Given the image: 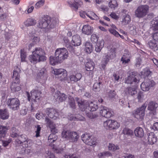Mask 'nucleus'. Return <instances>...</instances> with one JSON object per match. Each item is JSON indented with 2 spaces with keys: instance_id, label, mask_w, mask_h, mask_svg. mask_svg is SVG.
Returning <instances> with one entry per match:
<instances>
[{
  "instance_id": "1",
  "label": "nucleus",
  "mask_w": 158,
  "mask_h": 158,
  "mask_svg": "<svg viewBox=\"0 0 158 158\" xmlns=\"http://www.w3.org/2000/svg\"><path fill=\"white\" fill-rule=\"evenodd\" d=\"M59 22L58 18H51L48 15H44L40 19L37 24L38 27L40 28H52L55 27Z\"/></svg>"
},
{
  "instance_id": "2",
  "label": "nucleus",
  "mask_w": 158,
  "mask_h": 158,
  "mask_svg": "<svg viewBox=\"0 0 158 158\" xmlns=\"http://www.w3.org/2000/svg\"><path fill=\"white\" fill-rule=\"evenodd\" d=\"M32 53L29 57V60L32 63H34L37 61H43L46 60L44 51L40 48H36Z\"/></svg>"
},
{
  "instance_id": "3",
  "label": "nucleus",
  "mask_w": 158,
  "mask_h": 158,
  "mask_svg": "<svg viewBox=\"0 0 158 158\" xmlns=\"http://www.w3.org/2000/svg\"><path fill=\"white\" fill-rule=\"evenodd\" d=\"M149 8V6L146 5H141L139 6L135 11V16L139 18H143L147 14Z\"/></svg>"
},
{
  "instance_id": "4",
  "label": "nucleus",
  "mask_w": 158,
  "mask_h": 158,
  "mask_svg": "<svg viewBox=\"0 0 158 158\" xmlns=\"http://www.w3.org/2000/svg\"><path fill=\"white\" fill-rule=\"evenodd\" d=\"M69 53L66 48H58L56 50L55 56L57 57L62 62L65 59H67Z\"/></svg>"
},
{
  "instance_id": "5",
  "label": "nucleus",
  "mask_w": 158,
  "mask_h": 158,
  "mask_svg": "<svg viewBox=\"0 0 158 158\" xmlns=\"http://www.w3.org/2000/svg\"><path fill=\"white\" fill-rule=\"evenodd\" d=\"M27 94L28 100L30 101V100L32 102H39L41 98L40 94L41 92L40 91L36 89H33L31 92V95L30 93L28 92H26Z\"/></svg>"
},
{
  "instance_id": "6",
  "label": "nucleus",
  "mask_w": 158,
  "mask_h": 158,
  "mask_svg": "<svg viewBox=\"0 0 158 158\" xmlns=\"http://www.w3.org/2000/svg\"><path fill=\"white\" fill-rule=\"evenodd\" d=\"M129 75L126 78L125 82L127 84H131L133 82H139L140 76L137 73L135 72H132L128 74Z\"/></svg>"
},
{
  "instance_id": "7",
  "label": "nucleus",
  "mask_w": 158,
  "mask_h": 158,
  "mask_svg": "<svg viewBox=\"0 0 158 158\" xmlns=\"http://www.w3.org/2000/svg\"><path fill=\"white\" fill-rule=\"evenodd\" d=\"M147 107L145 104L136 110H134L132 112L134 116L138 119L142 120L145 115V111Z\"/></svg>"
},
{
  "instance_id": "8",
  "label": "nucleus",
  "mask_w": 158,
  "mask_h": 158,
  "mask_svg": "<svg viewBox=\"0 0 158 158\" xmlns=\"http://www.w3.org/2000/svg\"><path fill=\"white\" fill-rule=\"evenodd\" d=\"M7 104L11 109L16 110L19 108L20 102L17 98H10L7 100Z\"/></svg>"
},
{
  "instance_id": "9",
  "label": "nucleus",
  "mask_w": 158,
  "mask_h": 158,
  "mask_svg": "<svg viewBox=\"0 0 158 158\" xmlns=\"http://www.w3.org/2000/svg\"><path fill=\"white\" fill-rule=\"evenodd\" d=\"M81 138L82 140L86 144L90 146L96 145V143L95 139L89 134H83L82 135Z\"/></svg>"
},
{
  "instance_id": "10",
  "label": "nucleus",
  "mask_w": 158,
  "mask_h": 158,
  "mask_svg": "<svg viewBox=\"0 0 158 158\" xmlns=\"http://www.w3.org/2000/svg\"><path fill=\"white\" fill-rule=\"evenodd\" d=\"M156 83L152 80H147L143 82L140 85L141 89L144 91H148L155 85Z\"/></svg>"
},
{
  "instance_id": "11",
  "label": "nucleus",
  "mask_w": 158,
  "mask_h": 158,
  "mask_svg": "<svg viewBox=\"0 0 158 158\" xmlns=\"http://www.w3.org/2000/svg\"><path fill=\"white\" fill-rule=\"evenodd\" d=\"M158 107V104L155 102L150 101L148 106V110H150L149 116L152 117L156 114V110Z\"/></svg>"
},
{
  "instance_id": "12",
  "label": "nucleus",
  "mask_w": 158,
  "mask_h": 158,
  "mask_svg": "<svg viewBox=\"0 0 158 158\" xmlns=\"http://www.w3.org/2000/svg\"><path fill=\"white\" fill-rule=\"evenodd\" d=\"M75 100L81 111H85L86 112L87 111L88 102L87 101L82 100L81 99L77 97L75 98Z\"/></svg>"
},
{
  "instance_id": "13",
  "label": "nucleus",
  "mask_w": 158,
  "mask_h": 158,
  "mask_svg": "<svg viewBox=\"0 0 158 158\" xmlns=\"http://www.w3.org/2000/svg\"><path fill=\"white\" fill-rule=\"evenodd\" d=\"M153 40L149 43L150 48L152 49H158V32L153 34L152 35Z\"/></svg>"
},
{
  "instance_id": "14",
  "label": "nucleus",
  "mask_w": 158,
  "mask_h": 158,
  "mask_svg": "<svg viewBox=\"0 0 158 158\" xmlns=\"http://www.w3.org/2000/svg\"><path fill=\"white\" fill-rule=\"evenodd\" d=\"M115 56V53L114 51H111L109 52H108L107 54H105L103 56L102 60L103 66H104L105 67L110 60L113 59Z\"/></svg>"
},
{
  "instance_id": "15",
  "label": "nucleus",
  "mask_w": 158,
  "mask_h": 158,
  "mask_svg": "<svg viewBox=\"0 0 158 158\" xmlns=\"http://www.w3.org/2000/svg\"><path fill=\"white\" fill-rule=\"evenodd\" d=\"M46 113L48 117L54 120L56 119L59 116V114L57 110L53 108H47Z\"/></svg>"
},
{
  "instance_id": "16",
  "label": "nucleus",
  "mask_w": 158,
  "mask_h": 158,
  "mask_svg": "<svg viewBox=\"0 0 158 158\" xmlns=\"http://www.w3.org/2000/svg\"><path fill=\"white\" fill-rule=\"evenodd\" d=\"M54 97L56 101L59 102L64 101L67 98V95L64 93H61L58 90L54 94Z\"/></svg>"
},
{
  "instance_id": "17",
  "label": "nucleus",
  "mask_w": 158,
  "mask_h": 158,
  "mask_svg": "<svg viewBox=\"0 0 158 158\" xmlns=\"http://www.w3.org/2000/svg\"><path fill=\"white\" fill-rule=\"evenodd\" d=\"M21 72V70L17 66L15 67L13 70L12 79L13 81H17V82H19V79L20 78V73Z\"/></svg>"
},
{
  "instance_id": "18",
  "label": "nucleus",
  "mask_w": 158,
  "mask_h": 158,
  "mask_svg": "<svg viewBox=\"0 0 158 158\" xmlns=\"http://www.w3.org/2000/svg\"><path fill=\"white\" fill-rule=\"evenodd\" d=\"M45 121L46 122L49 127L51 129V131L53 134L57 133L58 130L56 128V125L53 122L47 117H46Z\"/></svg>"
},
{
  "instance_id": "19",
  "label": "nucleus",
  "mask_w": 158,
  "mask_h": 158,
  "mask_svg": "<svg viewBox=\"0 0 158 158\" xmlns=\"http://www.w3.org/2000/svg\"><path fill=\"white\" fill-rule=\"evenodd\" d=\"M100 113L102 116L106 118H110L112 115L110 110L108 108L103 106L100 111Z\"/></svg>"
},
{
  "instance_id": "20",
  "label": "nucleus",
  "mask_w": 158,
  "mask_h": 158,
  "mask_svg": "<svg viewBox=\"0 0 158 158\" xmlns=\"http://www.w3.org/2000/svg\"><path fill=\"white\" fill-rule=\"evenodd\" d=\"M9 114L7 109H0V118L3 120L7 119L9 118Z\"/></svg>"
},
{
  "instance_id": "21",
  "label": "nucleus",
  "mask_w": 158,
  "mask_h": 158,
  "mask_svg": "<svg viewBox=\"0 0 158 158\" xmlns=\"http://www.w3.org/2000/svg\"><path fill=\"white\" fill-rule=\"evenodd\" d=\"M71 44L74 46H79L80 45L81 40L78 35H75L73 36Z\"/></svg>"
},
{
  "instance_id": "22",
  "label": "nucleus",
  "mask_w": 158,
  "mask_h": 158,
  "mask_svg": "<svg viewBox=\"0 0 158 158\" xmlns=\"http://www.w3.org/2000/svg\"><path fill=\"white\" fill-rule=\"evenodd\" d=\"M83 33L87 35L91 34L93 32V27L88 25H85L83 26L82 29Z\"/></svg>"
},
{
  "instance_id": "23",
  "label": "nucleus",
  "mask_w": 158,
  "mask_h": 158,
  "mask_svg": "<svg viewBox=\"0 0 158 158\" xmlns=\"http://www.w3.org/2000/svg\"><path fill=\"white\" fill-rule=\"evenodd\" d=\"M9 127L0 125V138H4L7 133Z\"/></svg>"
},
{
  "instance_id": "24",
  "label": "nucleus",
  "mask_w": 158,
  "mask_h": 158,
  "mask_svg": "<svg viewBox=\"0 0 158 158\" xmlns=\"http://www.w3.org/2000/svg\"><path fill=\"white\" fill-rule=\"evenodd\" d=\"M19 83L13 81L10 86L11 90L12 92H15L20 90L21 88L19 86Z\"/></svg>"
},
{
  "instance_id": "25",
  "label": "nucleus",
  "mask_w": 158,
  "mask_h": 158,
  "mask_svg": "<svg viewBox=\"0 0 158 158\" xmlns=\"http://www.w3.org/2000/svg\"><path fill=\"white\" fill-rule=\"evenodd\" d=\"M157 140V138L155 136V134L152 132L149 133L148 137V141L149 144L152 145Z\"/></svg>"
},
{
  "instance_id": "26",
  "label": "nucleus",
  "mask_w": 158,
  "mask_h": 158,
  "mask_svg": "<svg viewBox=\"0 0 158 158\" xmlns=\"http://www.w3.org/2000/svg\"><path fill=\"white\" fill-rule=\"evenodd\" d=\"M135 135L138 137L141 138L144 135V133L143 128L140 127H137L134 131Z\"/></svg>"
},
{
  "instance_id": "27",
  "label": "nucleus",
  "mask_w": 158,
  "mask_h": 158,
  "mask_svg": "<svg viewBox=\"0 0 158 158\" xmlns=\"http://www.w3.org/2000/svg\"><path fill=\"white\" fill-rule=\"evenodd\" d=\"M125 91L126 94L127 95L133 96L137 93L135 89L131 87H127L125 89Z\"/></svg>"
},
{
  "instance_id": "28",
  "label": "nucleus",
  "mask_w": 158,
  "mask_h": 158,
  "mask_svg": "<svg viewBox=\"0 0 158 158\" xmlns=\"http://www.w3.org/2000/svg\"><path fill=\"white\" fill-rule=\"evenodd\" d=\"M85 51L88 53H91L93 50V47L92 44L88 42H86L85 44Z\"/></svg>"
},
{
  "instance_id": "29",
  "label": "nucleus",
  "mask_w": 158,
  "mask_h": 158,
  "mask_svg": "<svg viewBox=\"0 0 158 158\" xmlns=\"http://www.w3.org/2000/svg\"><path fill=\"white\" fill-rule=\"evenodd\" d=\"M49 60L50 64L52 65H54L62 62L60 60L58 59L57 57H56V56H55L54 57L53 56H51L49 57Z\"/></svg>"
},
{
  "instance_id": "30",
  "label": "nucleus",
  "mask_w": 158,
  "mask_h": 158,
  "mask_svg": "<svg viewBox=\"0 0 158 158\" xmlns=\"http://www.w3.org/2000/svg\"><path fill=\"white\" fill-rule=\"evenodd\" d=\"M94 63L91 60L86 62L85 64V69L87 71H92L94 69Z\"/></svg>"
},
{
  "instance_id": "31",
  "label": "nucleus",
  "mask_w": 158,
  "mask_h": 158,
  "mask_svg": "<svg viewBox=\"0 0 158 158\" xmlns=\"http://www.w3.org/2000/svg\"><path fill=\"white\" fill-rule=\"evenodd\" d=\"M104 45V42L103 41H101L97 43L95 46V51L97 52H100L103 48Z\"/></svg>"
},
{
  "instance_id": "32",
  "label": "nucleus",
  "mask_w": 158,
  "mask_h": 158,
  "mask_svg": "<svg viewBox=\"0 0 158 158\" xmlns=\"http://www.w3.org/2000/svg\"><path fill=\"white\" fill-rule=\"evenodd\" d=\"M67 76V71H64V72L59 76V77H60L59 78L60 80L65 83H69V81Z\"/></svg>"
},
{
  "instance_id": "33",
  "label": "nucleus",
  "mask_w": 158,
  "mask_h": 158,
  "mask_svg": "<svg viewBox=\"0 0 158 158\" xmlns=\"http://www.w3.org/2000/svg\"><path fill=\"white\" fill-rule=\"evenodd\" d=\"M129 57L130 55L128 53H124L121 59L122 63L123 64L128 63L130 60Z\"/></svg>"
},
{
  "instance_id": "34",
  "label": "nucleus",
  "mask_w": 158,
  "mask_h": 158,
  "mask_svg": "<svg viewBox=\"0 0 158 158\" xmlns=\"http://www.w3.org/2000/svg\"><path fill=\"white\" fill-rule=\"evenodd\" d=\"M36 23V21L35 19L31 18L28 19L24 22L25 26L27 27L34 25Z\"/></svg>"
},
{
  "instance_id": "35",
  "label": "nucleus",
  "mask_w": 158,
  "mask_h": 158,
  "mask_svg": "<svg viewBox=\"0 0 158 158\" xmlns=\"http://www.w3.org/2000/svg\"><path fill=\"white\" fill-rule=\"evenodd\" d=\"M79 136L76 132H72L69 138V139L72 142H76L78 140Z\"/></svg>"
},
{
  "instance_id": "36",
  "label": "nucleus",
  "mask_w": 158,
  "mask_h": 158,
  "mask_svg": "<svg viewBox=\"0 0 158 158\" xmlns=\"http://www.w3.org/2000/svg\"><path fill=\"white\" fill-rule=\"evenodd\" d=\"M98 108V105L92 102L89 103H88V109L91 111H96Z\"/></svg>"
},
{
  "instance_id": "37",
  "label": "nucleus",
  "mask_w": 158,
  "mask_h": 158,
  "mask_svg": "<svg viewBox=\"0 0 158 158\" xmlns=\"http://www.w3.org/2000/svg\"><path fill=\"white\" fill-rule=\"evenodd\" d=\"M102 85L101 81L97 82L94 83L93 86V90L95 92H99L100 90L101 86Z\"/></svg>"
},
{
  "instance_id": "38",
  "label": "nucleus",
  "mask_w": 158,
  "mask_h": 158,
  "mask_svg": "<svg viewBox=\"0 0 158 158\" xmlns=\"http://www.w3.org/2000/svg\"><path fill=\"white\" fill-rule=\"evenodd\" d=\"M131 21V18L129 15H123V17L122 22L124 25H126L128 24Z\"/></svg>"
},
{
  "instance_id": "39",
  "label": "nucleus",
  "mask_w": 158,
  "mask_h": 158,
  "mask_svg": "<svg viewBox=\"0 0 158 158\" xmlns=\"http://www.w3.org/2000/svg\"><path fill=\"white\" fill-rule=\"evenodd\" d=\"M18 130L15 127H12L11 130L10 135L12 137H17L19 136Z\"/></svg>"
},
{
  "instance_id": "40",
  "label": "nucleus",
  "mask_w": 158,
  "mask_h": 158,
  "mask_svg": "<svg viewBox=\"0 0 158 158\" xmlns=\"http://www.w3.org/2000/svg\"><path fill=\"white\" fill-rule=\"evenodd\" d=\"M28 139L26 135H20L18 136V143L22 144V142H26V141Z\"/></svg>"
},
{
  "instance_id": "41",
  "label": "nucleus",
  "mask_w": 158,
  "mask_h": 158,
  "mask_svg": "<svg viewBox=\"0 0 158 158\" xmlns=\"http://www.w3.org/2000/svg\"><path fill=\"white\" fill-rule=\"evenodd\" d=\"M69 103L71 108L73 109H75V103L74 99L71 97L69 98Z\"/></svg>"
},
{
  "instance_id": "42",
  "label": "nucleus",
  "mask_w": 158,
  "mask_h": 158,
  "mask_svg": "<svg viewBox=\"0 0 158 158\" xmlns=\"http://www.w3.org/2000/svg\"><path fill=\"white\" fill-rule=\"evenodd\" d=\"M72 132L69 131L64 130L62 133V136L64 138L69 139Z\"/></svg>"
},
{
  "instance_id": "43",
  "label": "nucleus",
  "mask_w": 158,
  "mask_h": 158,
  "mask_svg": "<svg viewBox=\"0 0 158 158\" xmlns=\"http://www.w3.org/2000/svg\"><path fill=\"white\" fill-rule=\"evenodd\" d=\"M108 149L112 151H114L116 150L119 149V147L117 145H115L114 144L109 143L108 145Z\"/></svg>"
},
{
  "instance_id": "44",
  "label": "nucleus",
  "mask_w": 158,
  "mask_h": 158,
  "mask_svg": "<svg viewBox=\"0 0 158 158\" xmlns=\"http://www.w3.org/2000/svg\"><path fill=\"white\" fill-rule=\"evenodd\" d=\"M111 156L112 154L111 153L108 151L101 152L99 153L98 154L99 157L101 158Z\"/></svg>"
},
{
  "instance_id": "45",
  "label": "nucleus",
  "mask_w": 158,
  "mask_h": 158,
  "mask_svg": "<svg viewBox=\"0 0 158 158\" xmlns=\"http://www.w3.org/2000/svg\"><path fill=\"white\" fill-rule=\"evenodd\" d=\"M113 120H108L104 122L103 123V125L105 127L106 129L108 128L111 129Z\"/></svg>"
},
{
  "instance_id": "46",
  "label": "nucleus",
  "mask_w": 158,
  "mask_h": 158,
  "mask_svg": "<svg viewBox=\"0 0 158 158\" xmlns=\"http://www.w3.org/2000/svg\"><path fill=\"white\" fill-rule=\"evenodd\" d=\"M145 95L142 92H139L137 94V98L139 102H142L144 99Z\"/></svg>"
},
{
  "instance_id": "47",
  "label": "nucleus",
  "mask_w": 158,
  "mask_h": 158,
  "mask_svg": "<svg viewBox=\"0 0 158 158\" xmlns=\"http://www.w3.org/2000/svg\"><path fill=\"white\" fill-rule=\"evenodd\" d=\"M65 71V70L62 69H55L53 70L54 73L60 76Z\"/></svg>"
},
{
  "instance_id": "48",
  "label": "nucleus",
  "mask_w": 158,
  "mask_h": 158,
  "mask_svg": "<svg viewBox=\"0 0 158 158\" xmlns=\"http://www.w3.org/2000/svg\"><path fill=\"white\" fill-rule=\"evenodd\" d=\"M109 6L112 9H114L118 6L117 1L115 0L111 1L109 3Z\"/></svg>"
},
{
  "instance_id": "49",
  "label": "nucleus",
  "mask_w": 158,
  "mask_h": 158,
  "mask_svg": "<svg viewBox=\"0 0 158 158\" xmlns=\"http://www.w3.org/2000/svg\"><path fill=\"white\" fill-rule=\"evenodd\" d=\"M152 26L156 30H158V17L155 18V20L152 21Z\"/></svg>"
},
{
  "instance_id": "50",
  "label": "nucleus",
  "mask_w": 158,
  "mask_h": 158,
  "mask_svg": "<svg viewBox=\"0 0 158 158\" xmlns=\"http://www.w3.org/2000/svg\"><path fill=\"white\" fill-rule=\"evenodd\" d=\"M107 95L109 98L112 99L115 98L116 93L114 90H111L108 93Z\"/></svg>"
},
{
  "instance_id": "51",
  "label": "nucleus",
  "mask_w": 158,
  "mask_h": 158,
  "mask_svg": "<svg viewBox=\"0 0 158 158\" xmlns=\"http://www.w3.org/2000/svg\"><path fill=\"white\" fill-rule=\"evenodd\" d=\"M74 8L76 9H77L82 4V2L80 0H74Z\"/></svg>"
},
{
  "instance_id": "52",
  "label": "nucleus",
  "mask_w": 158,
  "mask_h": 158,
  "mask_svg": "<svg viewBox=\"0 0 158 158\" xmlns=\"http://www.w3.org/2000/svg\"><path fill=\"white\" fill-rule=\"evenodd\" d=\"M44 0H40L35 4V7L36 9H38L42 6L44 3Z\"/></svg>"
},
{
  "instance_id": "53",
  "label": "nucleus",
  "mask_w": 158,
  "mask_h": 158,
  "mask_svg": "<svg viewBox=\"0 0 158 158\" xmlns=\"http://www.w3.org/2000/svg\"><path fill=\"white\" fill-rule=\"evenodd\" d=\"M120 126V124L117 121L113 120V122L111 125V129H117Z\"/></svg>"
},
{
  "instance_id": "54",
  "label": "nucleus",
  "mask_w": 158,
  "mask_h": 158,
  "mask_svg": "<svg viewBox=\"0 0 158 158\" xmlns=\"http://www.w3.org/2000/svg\"><path fill=\"white\" fill-rule=\"evenodd\" d=\"M40 40L39 38L37 36H34L32 39V42L33 43H31L29 45V48H30V47L32 46L34 44H37L38 43Z\"/></svg>"
},
{
  "instance_id": "55",
  "label": "nucleus",
  "mask_w": 158,
  "mask_h": 158,
  "mask_svg": "<svg viewBox=\"0 0 158 158\" xmlns=\"http://www.w3.org/2000/svg\"><path fill=\"white\" fill-rule=\"evenodd\" d=\"M46 70L44 69H42L38 73V76L41 78H43L45 77L46 75Z\"/></svg>"
},
{
  "instance_id": "56",
  "label": "nucleus",
  "mask_w": 158,
  "mask_h": 158,
  "mask_svg": "<svg viewBox=\"0 0 158 158\" xmlns=\"http://www.w3.org/2000/svg\"><path fill=\"white\" fill-rule=\"evenodd\" d=\"M20 57L22 61H25V59L26 57V53L22 49L20 51Z\"/></svg>"
},
{
  "instance_id": "57",
  "label": "nucleus",
  "mask_w": 158,
  "mask_h": 158,
  "mask_svg": "<svg viewBox=\"0 0 158 158\" xmlns=\"http://www.w3.org/2000/svg\"><path fill=\"white\" fill-rule=\"evenodd\" d=\"M129 29L130 30L131 34L134 35H135L136 34V27L135 26L132 25L130 26Z\"/></svg>"
},
{
  "instance_id": "58",
  "label": "nucleus",
  "mask_w": 158,
  "mask_h": 158,
  "mask_svg": "<svg viewBox=\"0 0 158 158\" xmlns=\"http://www.w3.org/2000/svg\"><path fill=\"white\" fill-rule=\"evenodd\" d=\"M46 158H57L53 154L49 151L46 152Z\"/></svg>"
},
{
  "instance_id": "59",
  "label": "nucleus",
  "mask_w": 158,
  "mask_h": 158,
  "mask_svg": "<svg viewBox=\"0 0 158 158\" xmlns=\"http://www.w3.org/2000/svg\"><path fill=\"white\" fill-rule=\"evenodd\" d=\"M119 102L121 105L124 107H126L127 104L128 105V107L129 108L130 107V106L129 105V103L127 102L124 100H120Z\"/></svg>"
},
{
  "instance_id": "60",
  "label": "nucleus",
  "mask_w": 158,
  "mask_h": 158,
  "mask_svg": "<svg viewBox=\"0 0 158 158\" xmlns=\"http://www.w3.org/2000/svg\"><path fill=\"white\" fill-rule=\"evenodd\" d=\"M11 141L12 139L10 138L9 139L7 140H2V146L4 147H6L11 142Z\"/></svg>"
},
{
  "instance_id": "61",
  "label": "nucleus",
  "mask_w": 158,
  "mask_h": 158,
  "mask_svg": "<svg viewBox=\"0 0 158 158\" xmlns=\"http://www.w3.org/2000/svg\"><path fill=\"white\" fill-rule=\"evenodd\" d=\"M49 145L52 148L53 151L55 152L59 153L61 152V151H60L59 150L57 149L56 146H55L54 144H49Z\"/></svg>"
},
{
  "instance_id": "62",
  "label": "nucleus",
  "mask_w": 158,
  "mask_h": 158,
  "mask_svg": "<svg viewBox=\"0 0 158 158\" xmlns=\"http://www.w3.org/2000/svg\"><path fill=\"white\" fill-rule=\"evenodd\" d=\"M91 40L92 42L96 43L98 41V37L95 34H93L91 36Z\"/></svg>"
},
{
  "instance_id": "63",
  "label": "nucleus",
  "mask_w": 158,
  "mask_h": 158,
  "mask_svg": "<svg viewBox=\"0 0 158 158\" xmlns=\"http://www.w3.org/2000/svg\"><path fill=\"white\" fill-rule=\"evenodd\" d=\"M64 156L65 158H80L76 156L75 154H73L71 155L70 154H65Z\"/></svg>"
},
{
  "instance_id": "64",
  "label": "nucleus",
  "mask_w": 158,
  "mask_h": 158,
  "mask_svg": "<svg viewBox=\"0 0 158 158\" xmlns=\"http://www.w3.org/2000/svg\"><path fill=\"white\" fill-rule=\"evenodd\" d=\"M109 31L111 33L116 37H118V35H120L114 29H110L109 30Z\"/></svg>"
}]
</instances>
